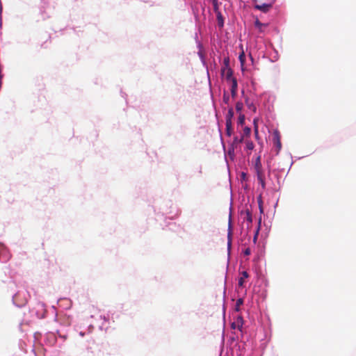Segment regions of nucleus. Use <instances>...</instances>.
<instances>
[{
  "label": "nucleus",
  "instance_id": "nucleus-6",
  "mask_svg": "<svg viewBox=\"0 0 356 356\" xmlns=\"http://www.w3.org/2000/svg\"><path fill=\"white\" fill-rule=\"evenodd\" d=\"M257 179L259 181L260 184L261 185V187L264 188L266 187V183H265V175L264 173H259V175H257Z\"/></svg>",
  "mask_w": 356,
  "mask_h": 356
},
{
  "label": "nucleus",
  "instance_id": "nucleus-24",
  "mask_svg": "<svg viewBox=\"0 0 356 356\" xmlns=\"http://www.w3.org/2000/svg\"><path fill=\"white\" fill-rule=\"evenodd\" d=\"M249 108L252 109L254 112L256 111V107L253 104H248Z\"/></svg>",
  "mask_w": 356,
  "mask_h": 356
},
{
  "label": "nucleus",
  "instance_id": "nucleus-10",
  "mask_svg": "<svg viewBox=\"0 0 356 356\" xmlns=\"http://www.w3.org/2000/svg\"><path fill=\"white\" fill-rule=\"evenodd\" d=\"M254 25L260 31H263V28L267 26V24L261 23L259 19L255 21Z\"/></svg>",
  "mask_w": 356,
  "mask_h": 356
},
{
  "label": "nucleus",
  "instance_id": "nucleus-19",
  "mask_svg": "<svg viewBox=\"0 0 356 356\" xmlns=\"http://www.w3.org/2000/svg\"><path fill=\"white\" fill-rule=\"evenodd\" d=\"M231 245H232V232L230 230L228 233V241H227V246H228L229 249L231 248Z\"/></svg>",
  "mask_w": 356,
  "mask_h": 356
},
{
  "label": "nucleus",
  "instance_id": "nucleus-20",
  "mask_svg": "<svg viewBox=\"0 0 356 356\" xmlns=\"http://www.w3.org/2000/svg\"><path fill=\"white\" fill-rule=\"evenodd\" d=\"M243 132L245 136H249L250 134L251 129L250 128L246 127H245Z\"/></svg>",
  "mask_w": 356,
  "mask_h": 356
},
{
  "label": "nucleus",
  "instance_id": "nucleus-8",
  "mask_svg": "<svg viewBox=\"0 0 356 356\" xmlns=\"http://www.w3.org/2000/svg\"><path fill=\"white\" fill-rule=\"evenodd\" d=\"M233 132L232 122H226V134L228 136H231Z\"/></svg>",
  "mask_w": 356,
  "mask_h": 356
},
{
  "label": "nucleus",
  "instance_id": "nucleus-18",
  "mask_svg": "<svg viewBox=\"0 0 356 356\" xmlns=\"http://www.w3.org/2000/svg\"><path fill=\"white\" fill-rule=\"evenodd\" d=\"M212 3H213V10L216 13H218L219 12L218 11V0H213L212 1Z\"/></svg>",
  "mask_w": 356,
  "mask_h": 356
},
{
  "label": "nucleus",
  "instance_id": "nucleus-4",
  "mask_svg": "<svg viewBox=\"0 0 356 356\" xmlns=\"http://www.w3.org/2000/svg\"><path fill=\"white\" fill-rule=\"evenodd\" d=\"M237 92V81L236 79H232V84L231 87V94L233 98H235Z\"/></svg>",
  "mask_w": 356,
  "mask_h": 356
},
{
  "label": "nucleus",
  "instance_id": "nucleus-2",
  "mask_svg": "<svg viewBox=\"0 0 356 356\" xmlns=\"http://www.w3.org/2000/svg\"><path fill=\"white\" fill-rule=\"evenodd\" d=\"M273 143L275 147V154L277 155L282 149L281 135L277 129L274 130L273 132Z\"/></svg>",
  "mask_w": 356,
  "mask_h": 356
},
{
  "label": "nucleus",
  "instance_id": "nucleus-16",
  "mask_svg": "<svg viewBox=\"0 0 356 356\" xmlns=\"http://www.w3.org/2000/svg\"><path fill=\"white\" fill-rule=\"evenodd\" d=\"M254 147V145L252 141H246V148L249 150H252Z\"/></svg>",
  "mask_w": 356,
  "mask_h": 356
},
{
  "label": "nucleus",
  "instance_id": "nucleus-7",
  "mask_svg": "<svg viewBox=\"0 0 356 356\" xmlns=\"http://www.w3.org/2000/svg\"><path fill=\"white\" fill-rule=\"evenodd\" d=\"M242 276L238 280V286L242 287L243 286L245 279L248 277V273L246 271L242 272Z\"/></svg>",
  "mask_w": 356,
  "mask_h": 356
},
{
  "label": "nucleus",
  "instance_id": "nucleus-27",
  "mask_svg": "<svg viewBox=\"0 0 356 356\" xmlns=\"http://www.w3.org/2000/svg\"><path fill=\"white\" fill-rule=\"evenodd\" d=\"M256 239H257V236H254V241H256Z\"/></svg>",
  "mask_w": 356,
  "mask_h": 356
},
{
  "label": "nucleus",
  "instance_id": "nucleus-22",
  "mask_svg": "<svg viewBox=\"0 0 356 356\" xmlns=\"http://www.w3.org/2000/svg\"><path fill=\"white\" fill-rule=\"evenodd\" d=\"M251 253V251H250V249L249 248H246L244 251H243V254L246 256H248L250 255Z\"/></svg>",
  "mask_w": 356,
  "mask_h": 356
},
{
  "label": "nucleus",
  "instance_id": "nucleus-14",
  "mask_svg": "<svg viewBox=\"0 0 356 356\" xmlns=\"http://www.w3.org/2000/svg\"><path fill=\"white\" fill-rule=\"evenodd\" d=\"M243 104L242 102H238L236 104V110L237 112H241V110L243 109Z\"/></svg>",
  "mask_w": 356,
  "mask_h": 356
},
{
  "label": "nucleus",
  "instance_id": "nucleus-11",
  "mask_svg": "<svg viewBox=\"0 0 356 356\" xmlns=\"http://www.w3.org/2000/svg\"><path fill=\"white\" fill-rule=\"evenodd\" d=\"M244 219L250 224L252 222V213L248 209H247L245 211V216Z\"/></svg>",
  "mask_w": 356,
  "mask_h": 356
},
{
  "label": "nucleus",
  "instance_id": "nucleus-3",
  "mask_svg": "<svg viewBox=\"0 0 356 356\" xmlns=\"http://www.w3.org/2000/svg\"><path fill=\"white\" fill-rule=\"evenodd\" d=\"M254 169L256 170L257 175H259V173H264L262 169L260 156H258L256 159Z\"/></svg>",
  "mask_w": 356,
  "mask_h": 356
},
{
  "label": "nucleus",
  "instance_id": "nucleus-5",
  "mask_svg": "<svg viewBox=\"0 0 356 356\" xmlns=\"http://www.w3.org/2000/svg\"><path fill=\"white\" fill-rule=\"evenodd\" d=\"M243 325V318L241 316H238L237 318L236 322H234L232 324V328L236 329V327L238 330H241Z\"/></svg>",
  "mask_w": 356,
  "mask_h": 356
},
{
  "label": "nucleus",
  "instance_id": "nucleus-23",
  "mask_svg": "<svg viewBox=\"0 0 356 356\" xmlns=\"http://www.w3.org/2000/svg\"><path fill=\"white\" fill-rule=\"evenodd\" d=\"M254 132L255 137L257 138H258V135H259V131H258V127H257V125H255V126H254Z\"/></svg>",
  "mask_w": 356,
  "mask_h": 356
},
{
  "label": "nucleus",
  "instance_id": "nucleus-12",
  "mask_svg": "<svg viewBox=\"0 0 356 356\" xmlns=\"http://www.w3.org/2000/svg\"><path fill=\"white\" fill-rule=\"evenodd\" d=\"M243 304V300L242 298H238L236 302V310L239 311L240 307Z\"/></svg>",
  "mask_w": 356,
  "mask_h": 356
},
{
  "label": "nucleus",
  "instance_id": "nucleus-1",
  "mask_svg": "<svg viewBox=\"0 0 356 356\" xmlns=\"http://www.w3.org/2000/svg\"><path fill=\"white\" fill-rule=\"evenodd\" d=\"M275 1L268 0L267 1H264L263 0H253L254 7L255 9L266 13L272 8Z\"/></svg>",
  "mask_w": 356,
  "mask_h": 356
},
{
  "label": "nucleus",
  "instance_id": "nucleus-26",
  "mask_svg": "<svg viewBox=\"0 0 356 356\" xmlns=\"http://www.w3.org/2000/svg\"><path fill=\"white\" fill-rule=\"evenodd\" d=\"M243 140V137H242L240 140H238L237 137L234 138V143H241Z\"/></svg>",
  "mask_w": 356,
  "mask_h": 356
},
{
  "label": "nucleus",
  "instance_id": "nucleus-25",
  "mask_svg": "<svg viewBox=\"0 0 356 356\" xmlns=\"http://www.w3.org/2000/svg\"><path fill=\"white\" fill-rule=\"evenodd\" d=\"M232 76V72L230 69L228 70L227 71V78H229Z\"/></svg>",
  "mask_w": 356,
  "mask_h": 356
},
{
  "label": "nucleus",
  "instance_id": "nucleus-17",
  "mask_svg": "<svg viewBox=\"0 0 356 356\" xmlns=\"http://www.w3.org/2000/svg\"><path fill=\"white\" fill-rule=\"evenodd\" d=\"M245 122V115L243 114H240L238 118V123L240 124H243Z\"/></svg>",
  "mask_w": 356,
  "mask_h": 356
},
{
  "label": "nucleus",
  "instance_id": "nucleus-13",
  "mask_svg": "<svg viewBox=\"0 0 356 356\" xmlns=\"http://www.w3.org/2000/svg\"><path fill=\"white\" fill-rule=\"evenodd\" d=\"M216 13H217V18H218V24L220 26H223V20H222V15L220 12H218Z\"/></svg>",
  "mask_w": 356,
  "mask_h": 356
},
{
  "label": "nucleus",
  "instance_id": "nucleus-9",
  "mask_svg": "<svg viewBox=\"0 0 356 356\" xmlns=\"http://www.w3.org/2000/svg\"><path fill=\"white\" fill-rule=\"evenodd\" d=\"M233 117H234V110H233L232 107H230L229 108L227 114L226 115V117H225L226 122H231Z\"/></svg>",
  "mask_w": 356,
  "mask_h": 356
},
{
  "label": "nucleus",
  "instance_id": "nucleus-21",
  "mask_svg": "<svg viewBox=\"0 0 356 356\" xmlns=\"http://www.w3.org/2000/svg\"><path fill=\"white\" fill-rule=\"evenodd\" d=\"M239 60L241 61V65H243L245 61V55L243 52L239 56Z\"/></svg>",
  "mask_w": 356,
  "mask_h": 356
},
{
  "label": "nucleus",
  "instance_id": "nucleus-15",
  "mask_svg": "<svg viewBox=\"0 0 356 356\" xmlns=\"http://www.w3.org/2000/svg\"><path fill=\"white\" fill-rule=\"evenodd\" d=\"M222 99H223V102L225 104H228L229 102V95L227 93H226V92H224Z\"/></svg>",
  "mask_w": 356,
  "mask_h": 356
}]
</instances>
